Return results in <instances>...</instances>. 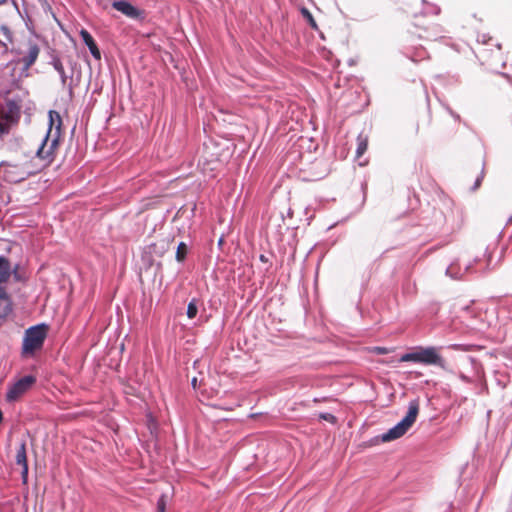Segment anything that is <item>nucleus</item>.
Wrapping results in <instances>:
<instances>
[{
	"label": "nucleus",
	"instance_id": "f257e3e1",
	"mask_svg": "<svg viewBox=\"0 0 512 512\" xmlns=\"http://www.w3.org/2000/svg\"><path fill=\"white\" fill-rule=\"evenodd\" d=\"M62 119L58 112L51 110L49 112V128L42 145L36 152V158L41 162L34 169L25 168L18 178H12V181L24 180L26 177L36 173L40 169L48 166L53 161L54 150L58 145L61 134Z\"/></svg>",
	"mask_w": 512,
	"mask_h": 512
},
{
	"label": "nucleus",
	"instance_id": "f03ea898",
	"mask_svg": "<svg viewBox=\"0 0 512 512\" xmlns=\"http://www.w3.org/2000/svg\"><path fill=\"white\" fill-rule=\"evenodd\" d=\"M401 362H415L424 365L444 366V360L439 349L433 346L416 347L413 351L405 353L400 358Z\"/></svg>",
	"mask_w": 512,
	"mask_h": 512
},
{
	"label": "nucleus",
	"instance_id": "7ed1b4c3",
	"mask_svg": "<svg viewBox=\"0 0 512 512\" xmlns=\"http://www.w3.org/2000/svg\"><path fill=\"white\" fill-rule=\"evenodd\" d=\"M418 412V402L411 401L409 403L408 411L405 417L395 426L390 428L386 433H383L381 436V440L383 442H389L402 437L415 423Z\"/></svg>",
	"mask_w": 512,
	"mask_h": 512
},
{
	"label": "nucleus",
	"instance_id": "20e7f679",
	"mask_svg": "<svg viewBox=\"0 0 512 512\" xmlns=\"http://www.w3.org/2000/svg\"><path fill=\"white\" fill-rule=\"evenodd\" d=\"M48 326L39 324L26 330L23 340V352L33 353L42 347L47 335Z\"/></svg>",
	"mask_w": 512,
	"mask_h": 512
},
{
	"label": "nucleus",
	"instance_id": "39448f33",
	"mask_svg": "<svg viewBox=\"0 0 512 512\" xmlns=\"http://www.w3.org/2000/svg\"><path fill=\"white\" fill-rule=\"evenodd\" d=\"M35 383V377L27 375L11 385L6 393V399L9 402L17 400L21 395L28 391Z\"/></svg>",
	"mask_w": 512,
	"mask_h": 512
},
{
	"label": "nucleus",
	"instance_id": "423d86ee",
	"mask_svg": "<svg viewBox=\"0 0 512 512\" xmlns=\"http://www.w3.org/2000/svg\"><path fill=\"white\" fill-rule=\"evenodd\" d=\"M112 7L131 19H138L142 16V12L128 1H114Z\"/></svg>",
	"mask_w": 512,
	"mask_h": 512
},
{
	"label": "nucleus",
	"instance_id": "0eeeda50",
	"mask_svg": "<svg viewBox=\"0 0 512 512\" xmlns=\"http://www.w3.org/2000/svg\"><path fill=\"white\" fill-rule=\"evenodd\" d=\"M80 36L83 40V42L87 45V47L89 48L90 50V53L92 54V56L99 60L101 58V54H100V51L93 39V37L91 36V34L85 30V29H82L80 31Z\"/></svg>",
	"mask_w": 512,
	"mask_h": 512
},
{
	"label": "nucleus",
	"instance_id": "6e6552de",
	"mask_svg": "<svg viewBox=\"0 0 512 512\" xmlns=\"http://www.w3.org/2000/svg\"><path fill=\"white\" fill-rule=\"evenodd\" d=\"M12 272H14L15 278L18 279L17 273L12 269L9 260L4 256H0V283L7 282Z\"/></svg>",
	"mask_w": 512,
	"mask_h": 512
},
{
	"label": "nucleus",
	"instance_id": "1a4fd4ad",
	"mask_svg": "<svg viewBox=\"0 0 512 512\" xmlns=\"http://www.w3.org/2000/svg\"><path fill=\"white\" fill-rule=\"evenodd\" d=\"M16 463L22 467V477L25 480L28 474V463H27V455H26V444L25 442H21L17 454H16Z\"/></svg>",
	"mask_w": 512,
	"mask_h": 512
},
{
	"label": "nucleus",
	"instance_id": "9d476101",
	"mask_svg": "<svg viewBox=\"0 0 512 512\" xmlns=\"http://www.w3.org/2000/svg\"><path fill=\"white\" fill-rule=\"evenodd\" d=\"M39 51V47L36 44H29L27 51L21 58L25 68H29L34 64L39 55Z\"/></svg>",
	"mask_w": 512,
	"mask_h": 512
},
{
	"label": "nucleus",
	"instance_id": "9b49d317",
	"mask_svg": "<svg viewBox=\"0 0 512 512\" xmlns=\"http://www.w3.org/2000/svg\"><path fill=\"white\" fill-rule=\"evenodd\" d=\"M11 310V302L10 299L4 290V288L0 287V318L5 317Z\"/></svg>",
	"mask_w": 512,
	"mask_h": 512
},
{
	"label": "nucleus",
	"instance_id": "f8f14e48",
	"mask_svg": "<svg viewBox=\"0 0 512 512\" xmlns=\"http://www.w3.org/2000/svg\"><path fill=\"white\" fill-rule=\"evenodd\" d=\"M368 147V137L364 134H359L357 137V149H356V157L360 158L367 150Z\"/></svg>",
	"mask_w": 512,
	"mask_h": 512
},
{
	"label": "nucleus",
	"instance_id": "ddd939ff",
	"mask_svg": "<svg viewBox=\"0 0 512 512\" xmlns=\"http://www.w3.org/2000/svg\"><path fill=\"white\" fill-rule=\"evenodd\" d=\"M11 117L8 115H0V137L9 133Z\"/></svg>",
	"mask_w": 512,
	"mask_h": 512
},
{
	"label": "nucleus",
	"instance_id": "4468645a",
	"mask_svg": "<svg viewBox=\"0 0 512 512\" xmlns=\"http://www.w3.org/2000/svg\"><path fill=\"white\" fill-rule=\"evenodd\" d=\"M52 65L54 69L59 73L62 84L65 85L67 81V75L65 73L62 62L59 59H54Z\"/></svg>",
	"mask_w": 512,
	"mask_h": 512
},
{
	"label": "nucleus",
	"instance_id": "2eb2a0df",
	"mask_svg": "<svg viewBox=\"0 0 512 512\" xmlns=\"http://www.w3.org/2000/svg\"><path fill=\"white\" fill-rule=\"evenodd\" d=\"M187 245L184 242H180L177 246L176 251V260L178 262H183L187 255Z\"/></svg>",
	"mask_w": 512,
	"mask_h": 512
},
{
	"label": "nucleus",
	"instance_id": "dca6fc26",
	"mask_svg": "<svg viewBox=\"0 0 512 512\" xmlns=\"http://www.w3.org/2000/svg\"><path fill=\"white\" fill-rule=\"evenodd\" d=\"M197 313H198L197 301L195 299H193L188 304L187 316H188V318L193 319L196 317Z\"/></svg>",
	"mask_w": 512,
	"mask_h": 512
},
{
	"label": "nucleus",
	"instance_id": "f3484780",
	"mask_svg": "<svg viewBox=\"0 0 512 512\" xmlns=\"http://www.w3.org/2000/svg\"><path fill=\"white\" fill-rule=\"evenodd\" d=\"M166 509V497L161 495L157 501V512H165Z\"/></svg>",
	"mask_w": 512,
	"mask_h": 512
},
{
	"label": "nucleus",
	"instance_id": "a211bd4d",
	"mask_svg": "<svg viewBox=\"0 0 512 512\" xmlns=\"http://www.w3.org/2000/svg\"><path fill=\"white\" fill-rule=\"evenodd\" d=\"M302 14L308 20L310 25L315 28L316 27V23H315V20H314L313 16L311 15V13L307 9H302Z\"/></svg>",
	"mask_w": 512,
	"mask_h": 512
},
{
	"label": "nucleus",
	"instance_id": "6ab92c4d",
	"mask_svg": "<svg viewBox=\"0 0 512 512\" xmlns=\"http://www.w3.org/2000/svg\"><path fill=\"white\" fill-rule=\"evenodd\" d=\"M320 418L323 419V420H326L328 422H331V423H335L336 422V417L330 413H321L320 414Z\"/></svg>",
	"mask_w": 512,
	"mask_h": 512
},
{
	"label": "nucleus",
	"instance_id": "aec40b11",
	"mask_svg": "<svg viewBox=\"0 0 512 512\" xmlns=\"http://www.w3.org/2000/svg\"><path fill=\"white\" fill-rule=\"evenodd\" d=\"M373 352L379 355H384L389 353V349L386 347H374Z\"/></svg>",
	"mask_w": 512,
	"mask_h": 512
},
{
	"label": "nucleus",
	"instance_id": "412c9836",
	"mask_svg": "<svg viewBox=\"0 0 512 512\" xmlns=\"http://www.w3.org/2000/svg\"><path fill=\"white\" fill-rule=\"evenodd\" d=\"M453 269H454V264L450 265L447 270H446V273L451 275L452 277L454 276L453 274Z\"/></svg>",
	"mask_w": 512,
	"mask_h": 512
},
{
	"label": "nucleus",
	"instance_id": "4be33fe9",
	"mask_svg": "<svg viewBox=\"0 0 512 512\" xmlns=\"http://www.w3.org/2000/svg\"><path fill=\"white\" fill-rule=\"evenodd\" d=\"M191 384L194 388H196V385H197V378H193L192 381H191Z\"/></svg>",
	"mask_w": 512,
	"mask_h": 512
},
{
	"label": "nucleus",
	"instance_id": "5701e85b",
	"mask_svg": "<svg viewBox=\"0 0 512 512\" xmlns=\"http://www.w3.org/2000/svg\"><path fill=\"white\" fill-rule=\"evenodd\" d=\"M479 185H480V178H478V179L476 180L475 188H476V187H478Z\"/></svg>",
	"mask_w": 512,
	"mask_h": 512
},
{
	"label": "nucleus",
	"instance_id": "b1692460",
	"mask_svg": "<svg viewBox=\"0 0 512 512\" xmlns=\"http://www.w3.org/2000/svg\"><path fill=\"white\" fill-rule=\"evenodd\" d=\"M7 0H0V5L4 4Z\"/></svg>",
	"mask_w": 512,
	"mask_h": 512
}]
</instances>
